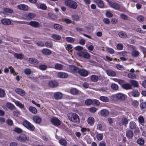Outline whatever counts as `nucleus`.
<instances>
[{
  "label": "nucleus",
  "instance_id": "nucleus-1",
  "mask_svg": "<svg viewBox=\"0 0 146 146\" xmlns=\"http://www.w3.org/2000/svg\"><path fill=\"white\" fill-rule=\"evenodd\" d=\"M68 117L70 120L74 123H78L80 122L78 116L76 113H69L68 114Z\"/></svg>",
  "mask_w": 146,
  "mask_h": 146
},
{
  "label": "nucleus",
  "instance_id": "nucleus-2",
  "mask_svg": "<svg viewBox=\"0 0 146 146\" xmlns=\"http://www.w3.org/2000/svg\"><path fill=\"white\" fill-rule=\"evenodd\" d=\"M65 4L69 8L73 9H76L78 5L76 2L72 0H66Z\"/></svg>",
  "mask_w": 146,
  "mask_h": 146
},
{
  "label": "nucleus",
  "instance_id": "nucleus-3",
  "mask_svg": "<svg viewBox=\"0 0 146 146\" xmlns=\"http://www.w3.org/2000/svg\"><path fill=\"white\" fill-rule=\"evenodd\" d=\"M23 124L25 127L31 131H33L35 130L34 126L26 120L24 121Z\"/></svg>",
  "mask_w": 146,
  "mask_h": 146
},
{
  "label": "nucleus",
  "instance_id": "nucleus-4",
  "mask_svg": "<svg viewBox=\"0 0 146 146\" xmlns=\"http://www.w3.org/2000/svg\"><path fill=\"white\" fill-rule=\"evenodd\" d=\"M77 54L79 56L86 59H89L90 57V55L87 52L85 51H82L78 52Z\"/></svg>",
  "mask_w": 146,
  "mask_h": 146
},
{
  "label": "nucleus",
  "instance_id": "nucleus-5",
  "mask_svg": "<svg viewBox=\"0 0 146 146\" xmlns=\"http://www.w3.org/2000/svg\"><path fill=\"white\" fill-rule=\"evenodd\" d=\"M17 139L19 141L24 143L29 140V138L25 134H22L18 137Z\"/></svg>",
  "mask_w": 146,
  "mask_h": 146
},
{
  "label": "nucleus",
  "instance_id": "nucleus-6",
  "mask_svg": "<svg viewBox=\"0 0 146 146\" xmlns=\"http://www.w3.org/2000/svg\"><path fill=\"white\" fill-rule=\"evenodd\" d=\"M108 3L110 6L112 8L117 10H119L120 8V5L115 2L109 1Z\"/></svg>",
  "mask_w": 146,
  "mask_h": 146
},
{
  "label": "nucleus",
  "instance_id": "nucleus-7",
  "mask_svg": "<svg viewBox=\"0 0 146 146\" xmlns=\"http://www.w3.org/2000/svg\"><path fill=\"white\" fill-rule=\"evenodd\" d=\"M52 123L54 125L58 127L61 124V121L58 118L56 117L52 118L51 120Z\"/></svg>",
  "mask_w": 146,
  "mask_h": 146
},
{
  "label": "nucleus",
  "instance_id": "nucleus-8",
  "mask_svg": "<svg viewBox=\"0 0 146 146\" xmlns=\"http://www.w3.org/2000/svg\"><path fill=\"white\" fill-rule=\"evenodd\" d=\"M68 69L69 71L72 73H78L79 69L77 67L74 66L69 65Z\"/></svg>",
  "mask_w": 146,
  "mask_h": 146
},
{
  "label": "nucleus",
  "instance_id": "nucleus-9",
  "mask_svg": "<svg viewBox=\"0 0 146 146\" xmlns=\"http://www.w3.org/2000/svg\"><path fill=\"white\" fill-rule=\"evenodd\" d=\"M115 96L117 99L121 101H123L125 99V95L121 93L116 94Z\"/></svg>",
  "mask_w": 146,
  "mask_h": 146
},
{
  "label": "nucleus",
  "instance_id": "nucleus-10",
  "mask_svg": "<svg viewBox=\"0 0 146 146\" xmlns=\"http://www.w3.org/2000/svg\"><path fill=\"white\" fill-rule=\"evenodd\" d=\"M79 74L82 76H86L88 75V71L84 69H79V71L78 72Z\"/></svg>",
  "mask_w": 146,
  "mask_h": 146
},
{
  "label": "nucleus",
  "instance_id": "nucleus-11",
  "mask_svg": "<svg viewBox=\"0 0 146 146\" xmlns=\"http://www.w3.org/2000/svg\"><path fill=\"white\" fill-rule=\"evenodd\" d=\"M33 119L34 122L37 124H39L42 121V119L37 115L34 116L33 117Z\"/></svg>",
  "mask_w": 146,
  "mask_h": 146
},
{
  "label": "nucleus",
  "instance_id": "nucleus-12",
  "mask_svg": "<svg viewBox=\"0 0 146 146\" xmlns=\"http://www.w3.org/2000/svg\"><path fill=\"white\" fill-rule=\"evenodd\" d=\"M17 8L20 10L26 11L28 9V7L24 4H21L17 6Z\"/></svg>",
  "mask_w": 146,
  "mask_h": 146
},
{
  "label": "nucleus",
  "instance_id": "nucleus-13",
  "mask_svg": "<svg viewBox=\"0 0 146 146\" xmlns=\"http://www.w3.org/2000/svg\"><path fill=\"white\" fill-rule=\"evenodd\" d=\"M126 137L129 139H131L133 136V133L132 131L127 130L126 131Z\"/></svg>",
  "mask_w": 146,
  "mask_h": 146
},
{
  "label": "nucleus",
  "instance_id": "nucleus-14",
  "mask_svg": "<svg viewBox=\"0 0 146 146\" xmlns=\"http://www.w3.org/2000/svg\"><path fill=\"white\" fill-rule=\"evenodd\" d=\"M1 22L3 24L5 25H10L11 23L10 20L6 18L2 19L1 20Z\"/></svg>",
  "mask_w": 146,
  "mask_h": 146
},
{
  "label": "nucleus",
  "instance_id": "nucleus-15",
  "mask_svg": "<svg viewBox=\"0 0 146 146\" xmlns=\"http://www.w3.org/2000/svg\"><path fill=\"white\" fill-rule=\"evenodd\" d=\"M15 91L17 94L22 96H23L25 94V91L19 88H17L16 89Z\"/></svg>",
  "mask_w": 146,
  "mask_h": 146
},
{
  "label": "nucleus",
  "instance_id": "nucleus-16",
  "mask_svg": "<svg viewBox=\"0 0 146 146\" xmlns=\"http://www.w3.org/2000/svg\"><path fill=\"white\" fill-rule=\"evenodd\" d=\"M54 96L55 99L59 100L62 98V94L61 92H56L54 93Z\"/></svg>",
  "mask_w": 146,
  "mask_h": 146
},
{
  "label": "nucleus",
  "instance_id": "nucleus-17",
  "mask_svg": "<svg viewBox=\"0 0 146 146\" xmlns=\"http://www.w3.org/2000/svg\"><path fill=\"white\" fill-rule=\"evenodd\" d=\"M49 86L51 88H54L57 87L58 84L55 81H50L48 83Z\"/></svg>",
  "mask_w": 146,
  "mask_h": 146
},
{
  "label": "nucleus",
  "instance_id": "nucleus-18",
  "mask_svg": "<svg viewBox=\"0 0 146 146\" xmlns=\"http://www.w3.org/2000/svg\"><path fill=\"white\" fill-rule=\"evenodd\" d=\"M123 88L126 90L131 89L132 88V86L129 83H124L121 87Z\"/></svg>",
  "mask_w": 146,
  "mask_h": 146
},
{
  "label": "nucleus",
  "instance_id": "nucleus-19",
  "mask_svg": "<svg viewBox=\"0 0 146 146\" xmlns=\"http://www.w3.org/2000/svg\"><path fill=\"white\" fill-rule=\"evenodd\" d=\"M79 92V91L78 90L74 88H72L70 90V93L74 95H78Z\"/></svg>",
  "mask_w": 146,
  "mask_h": 146
},
{
  "label": "nucleus",
  "instance_id": "nucleus-20",
  "mask_svg": "<svg viewBox=\"0 0 146 146\" xmlns=\"http://www.w3.org/2000/svg\"><path fill=\"white\" fill-rule=\"evenodd\" d=\"M29 25L35 28L38 27L40 25V24L38 22L35 21H31L30 22Z\"/></svg>",
  "mask_w": 146,
  "mask_h": 146
},
{
  "label": "nucleus",
  "instance_id": "nucleus-21",
  "mask_svg": "<svg viewBox=\"0 0 146 146\" xmlns=\"http://www.w3.org/2000/svg\"><path fill=\"white\" fill-rule=\"evenodd\" d=\"M58 76L61 78H66L67 77L68 74H67L63 72H59L58 73Z\"/></svg>",
  "mask_w": 146,
  "mask_h": 146
},
{
  "label": "nucleus",
  "instance_id": "nucleus-22",
  "mask_svg": "<svg viewBox=\"0 0 146 146\" xmlns=\"http://www.w3.org/2000/svg\"><path fill=\"white\" fill-rule=\"evenodd\" d=\"M6 106L9 109L11 110H13L15 108L14 106L10 102H7L6 103Z\"/></svg>",
  "mask_w": 146,
  "mask_h": 146
},
{
  "label": "nucleus",
  "instance_id": "nucleus-23",
  "mask_svg": "<svg viewBox=\"0 0 146 146\" xmlns=\"http://www.w3.org/2000/svg\"><path fill=\"white\" fill-rule=\"evenodd\" d=\"M106 72L109 76H114L116 75L115 72L112 70H108L106 71Z\"/></svg>",
  "mask_w": 146,
  "mask_h": 146
},
{
  "label": "nucleus",
  "instance_id": "nucleus-24",
  "mask_svg": "<svg viewBox=\"0 0 146 146\" xmlns=\"http://www.w3.org/2000/svg\"><path fill=\"white\" fill-rule=\"evenodd\" d=\"M42 52L44 54L49 55L51 54V51L48 49H44L42 50Z\"/></svg>",
  "mask_w": 146,
  "mask_h": 146
},
{
  "label": "nucleus",
  "instance_id": "nucleus-25",
  "mask_svg": "<svg viewBox=\"0 0 146 146\" xmlns=\"http://www.w3.org/2000/svg\"><path fill=\"white\" fill-rule=\"evenodd\" d=\"M35 15L33 13H29L26 16V19L27 20H30L32 19L35 17Z\"/></svg>",
  "mask_w": 146,
  "mask_h": 146
},
{
  "label": "nucleus",
  "instance_id": "nucleus-26",
  "mask_svg": "<svg viewBox=\"0 0 146 146\" xmlns=\"http://www.w3.org/2000/svg\"><path fill=\"white\" fill-rule=\"evenodd\" d=\"M137 127L136 123L135 122L131 121L129 123V127L131 129H135Z\"/></svg>",
  "mask_w": 146,
  "mask_h": 146
},
{
  "label": "nucleus",
  "instance_id": "nucleus-27",
  "mask_svg": "<svg viewBox=\"0 0 146 146\" xmlns=\"http://www.w3.org/2000/svg\"><path fill=\"white\" fill-rule=\"evenodd\" d=\"M14 57L17 59H22L24 57V55L21 53H15L14 54Z\"/></svg>",
  "mask_w": 146,
  "mask_h": 146
},
{
  "label": "nucleus",
  "instance_id": "nucleus-28",
  "mask_svg": "<svg viewBox=\"0 0 146 146\" xmlns=\"http://www.w3.org/2000/svg\"><path fill=\"white\" fill-rule=\"evenodd\" d=\"M54 28L60 31L63 28V27L61 25L55 24L54 25Z\"/></svg>",
  "mask_w": 146,
  "mask_h": 146
},
{
  "label": "nucleus",
  "instance_id": "nucleus-29",
  "mask_svg": "<svg viewBox=\"0 0 146 146\" xmlns=\"http://www.w3.org/2000/svg\"><path fill=\"white\" fill-rule=\"evenodd\" d=\"M29 111L32 113L36 114L37 112V110L36 108L33 106H30L29 108Z\"/></svg>",
  "mask_w": 146,
  "mask_h": 146
},
{
  "label": "nucleus",
  "instance_id": "nucleus-30",
  "mask_svg": "<svg viewBox=\"0 0 146 146\" xmlns=\"http://www.w3.org/2000/svg\"><path fill=\"white\" fill-rule=\"evenodd\" d=\"M137 143L140 146L143 145L144 143V141L143 139L141 137L139 138L137 140Z\"/></svg>",
  "mask_w": 146,
  "mask_h": 146
},
{
  "label": "nucleus",
  "instance_id": "nucleus-31",
  "mask_svg": "<svg viewBox=\"0 0 146 146\" xmlns=\"http://www.w3.org/2000/svg\"><path fill=\"white\" fill-rule=\"evenodd\" d=\"M96 2L98 6L100 8H102L104 6V4L102 1L100 0H96Z\"/></svg>",
  "mask_w": 146,
  "mask_h": 146
},
{
  "label": "nucleus",
  "instance_id": "nucleus-32",
  "mask_svg": "<svg viewBox=\"0 0 146 146\" xmlns=\"http://www.w3.org/2000/svg\"><path fill=\"white\" fill-rule=\"evenodd\" d=\"M29 61L30 63L33 64H37L38 63L37 60L35 58H30L29 59Z\"/></svg>",
  "mask_w": 146,
  "mask_h": 146
},
{
  "label": "nucleus",
  "instance_id": "nucleus-33",
  "mask_svg": "<svg viewBox=\"0 0 146 146\" xmlns=\"http://www.w3.org/2000/svg\"><path fill=\"white\" fill-rule=\"evenodd\" d=\"M59 143L61 145L63 146H66L67 144V141L65 139H61L59 141Z\"/></svg>",
  "mask_w": 146,
  "mask_h": 146
},
{
  "label": "nucleus",
  "instance_id": "nucleus-34",
  "mask_svg": "<svg viewBox=\"0 0 146 146\" xmlns=\"http://www.w3.org/2000/svg\"><path fill=\"white\" fill-rule=\"evenodd\" d=\"M129 82L131 85L135 87H137L138 86V84L137 82L135 80H130Z\"/></svg>",
  "mask_w": 146,
  "mask_h": 146
},
{
  "label": "nucleus",
  "instance_id": "nucleus-35",
  "mask_svg": "<svg viewBox=\"0 0 146 146\" xmlns=\"http://www.w3.org/2000/svg\"><path fill=\"white\" fill-rule=\"evenodd\" d=\"M3 11L6 13H9L10 14L12 13H13V10L11 9L7 8H3Z\"/></svg>",
  "mask_w": 146,
  "mask_h": 146
},
{
  "label": "nucleus",
  "instance_id": "nucleus-36",
  "mask_svg": "<svg viewBox=\"0 0 146 146\" xmlns=\"http://www.w3.org/2000/svg\"><path fill=\"white\" fill-rule=\"evenodd\" d=\"M118 35L121 38H125L127 37V34L125 32L121 31L119 33Z\"/></svg>",
  "mask_w": 146,
  "mask_h": 146
},
{
  "label": "nucleus",
  "instance_id": "nucleus-37",
  "mask_svg": "<svg viewBox=\"0 0 146 146\" xmlns=\"http://www.w3.org/2000/svg\"><path fill=\"white\" fill-rule=\"evenodd\" d=\"M95 122V120L94 118L92 117H89L88 119V123L90 125H93Z\"/></svg>",
  "mask_w": 146,
  "mask_h": 146
},
{
  "label": "nucleus",
  "instance_id": "nucleus-38",
  "mask_svg": "<svg viewBox=\"0 0 146 146\" xmlns=\"http://www.w3.org/2000/svg\"><path fill=\"white\" fill-rule=\"evenodd\" d=\"M138 120L139 123L142 125H143L145 123L144 119L142 116H140L138 117Z\"/></svg>",
  "mask_w": 146,
  "mask_h": 146
},
{
  "label": "nucleus",
  "instance_id": "nucleus-39",
  "mask_svg": "<svg viewBox=\"0 0 146 146\" xmlns=\"http://www.w3.org/2000/svg\"><path fill=\"white\" fill-rule=\"evenodd\" d=\"M132 96L134 97H138L139 95V93L137 90H133L131 92Z\"/></svg>",
  "mask_w": 146,
  "mask_h": 146
},
{
  "label": "nucleus",
  "instance_id": "nucleus-40",
  "mask_svg": "<svg viewBox=\"0 0 146 146\" xmlns=\"http://www.w3.org/2000/svg\"><path fill=\"white\" fill-rule=\"evenodd\" d=\"M111 87L113 90L115 91L117 90L119 88L118 86L115 83L111 84Z\"/></svg>",
  "mask_w": 146,
  "mask_h": 146
},
{
  "label": "nucleus",
  "instance_id": "nucleus-41",
  "mask_svg": "<svg viewBox=\"0 0 146 146\" xmlns=\"http://www.w3.org/2000/svg\"><path fill=\"white\" fill-rule=\"evenodd\" d=\"M100 99L104 102H108L109 101V99L107 97L105 96H101L100 97Z\"/></svg>",
  "mask_w": 146,
  "mask_h": 146
},
{
  "label": "nucleus",
  "instance_id": "nucleus-42",
  "mask_svg": "<svg viewBox=\"0 0 146 146\" xmlns=\"http://www.w3.org/2000/svg\"><path fill=\"white\" fill-rule=\"evenodd\" d=\"M98 79V77L96 75H92L91 77V80L93 82H96Z\"/></svg>",
  "mask_w": 146,
  "mask_h": 146
},
{
  "label": "nucleus",
  "instance_id": "nucleus-43",
  "mask_svg": "<svg viewBox=\"0 0 146 146\" xmlns=\"http://www.w3.org/2000/svg\"><path fill=\"white\" fill-rule=\"evenodd\" d=\"M121 122L123 125L126 126L128 123V120L126 117H123L121 119Z\"/></svg>",
  "mask_w": 146,
  "mask_h": 146
},
{
  "label": "nucleus",
  "instance_id": "nucleus-44",
  "mask_svg": "<svg viewBox=\"0 0 146 146\" xmlns=\"http://www.w3.org/2000/svg\"><path fill=\"white\" fill-rule=\"evenodd\" d=\"M109 114L108 111L106 110H102L101 111V115L103 116H106Z\"/></svg>",
  "mask_w": 146,
  "mask_h": 146
},
{
  "label": "nucleus",
  "instance_id": "nucleus-45",
  "mask_svg": "<svg viewBox=\"0 0 146 146\" xmlns=\"http://www.w3.org/2000/svg\"><path fill=\"white\" fill-rule=\"evenodd\" d=\"M63 67V66L62 65L57 63L55 65L54 68L57 70H61L62 69Z\"/></svg>",
  "mask_w": 146,
  "mask_h": 146
},
{
  "label": "nucleus",
  "instance_id": "nucleus-46",
  "mask_svg": "<svg viewBox=\"0 0 146 146\" xmlns=\"http://www.w3.org/2000/svg\"><path fill=\"white\" fill-rule=\"evenodd\" d=\"M139 53L138 51L134 50L131 52V55L133 57H136L139 56Z\"/></svg>",
  "mask_w": 146,
  "mask_h": 146
},
{
  "label": "nucleus",
  "instance_id": "nucleus-47",
  "mask_svg": "<svg viewBox=\"0 0 146 146\" xmlns=\"http://www.w3.org/2000/svg\"><path fill=\"white\" fill-rule=\"evenodd\" d=\"M52 37L56 40H59L61 38L60 36L56 34H53L52 36Z\"/></svg>",
  "mask_w": 146,
  "mask_h": 146
},
{
  "label": "nucleus",
  "instance_id": "nucleus-48",
  "mask_svg": "<svg viewBox=\"0 0 146 146\" xmlns=\"http://www.w3.org/2000/svg\"><path fill=\"white\" fill-rule=\"evenodd\" d=\"M66 41L70 42H73L75 41V39L71 37H66Z\"/></svg>",
  "mask_w": 146,
  "mask_h": 146
},
{
  "label": "nucleus",
  "instance_id": "nucleus-49",
  "mask_svg": "<svg viewBox=\"0 0 146 146\" xmlns=\"http://www.w3.org/2000/svg\"><path fill=\"white\" fill-rule=\"evenodd\" d=\"M5 94V90L0 88V97H4Z\"/></svg>",
  "mask_w": 146,
  "mask_h": 146
},
{
  "label": "nucleus",
  "instance_id": "nucleus-50",
  "mask_svg": "<svg viewBox=\"0 0 146 146\" xmlns=\"http://www.w3.org/2000/svg\"><path fill=\"white\" fill-rule=\"evenodd\" d=\"M85 104L88 106L92 104V100L90 99L86 100L85 101Z\"/></svg>",
  "mask_w": 146,
  "mask_h": 146
},
{
  "label": "nucleus",
  "instance_id": "nucleus-51",
  "mask_svg": "<svg viewBox=\"0 0 146 146\" xmlns=\"http://www.w3.org/2000/svg\"><path fill=\"white\" fill-rule=\"evenodd\" d=\"M102 124L100 122L98 123L96 125V128L97 129L100 130H102Z\"/></svg>",
  "mask_w": 146,
  "mask_h": 146
},
{
  "label": "nucleus",
  "instance_id": "nucleus-52",
  "mask_svg": "<svg viewBox=\"0 0 146 146\" xmlns=\"http://www.w3.org/2000/svg\"><path fill=\"white\" fill-rule=\"evenodd\" d=\"M15 104L17 106L21 108H23L24 107V105L18 101H16L15 102Z\"/></svg>",
  "mask_w": 146,
  "mask_h": 146
},
{
  "label": "nucleus",
  "instance_id": "nucleus-53",
  "mask_svg": "<svg viewBox=\"0 0 146 146\" xmlns=\"http://www.w3.org/2000/svg\"><path fill=\"white\" fill-rule=\"evenodd\" d=\"M97 139L99 141L101 140L103 138V135L101 133H99L96 135Z\"/></svg>",
  "mask_w": 146,
  "mask_h": 146
},
{
  "label": "nucleus",
  "instance_id": "nucleus-54",
  "mask_svg": "<svg viewBox=\"0 0 146 146\" xmlns=\"http://www.w3.org/2000/svg\"><path fill=\"white\" fill-rule=\"evenodd\" d=\"M106 15V17L109 18H111L113 16V14L110 11H107Z\"/></svg>",
  "mask_w": 146,
  "mask_h": 146
},
{
  "label": "nucleus",
  "instance_id": "nucleus-55",
  "mask_svg": "<svg viewBox=\"0 0 146 146\" xmlns=\"http://www.w3.org/2000/svg\"><path fill=\"white\" fill-rule=\"evenodd\" d=\"M14 131L19 133H21L23 132V130L22 129L18 127L15 128Z\"/></svg>",
  "mask_w": 146,
  "mask_h": 146
},
{
  "label": "nucleus",
  "instance_id": "nucleus-56",
  "mask_svg": "<svg viewBox=\"0 0 146 146\" xmlns=\"http://www.w3.org/2000/svg\"><path fill=\"white\" fill-rule=\"evenodd\" d=\"M120 17L124 20H127L128 19V17L126 15L122 14L120 15Z\"/></svg>",
  "mask_w": 146,
  "mask_h": 146
},
{
  "label": "nucleus",
  "instance_id": "nucleus-57",
  "mask_svg": "<svg viewBox=\"0 0 146 146\" xmlns=\"http://www.w3.org/2000/svg\"><path fill=\"white\" fill-rule=\"evenodd\" d=\"M47 68V66L45 65H41L39 66V68L42 70H45Z\"/></svg>",
  "mask_w": 146,
  "mask_h": 146
},
{
  "label": "nucleus",
  "instance_id": "nucleus-58",
  "mask_svg": "<svg viewBox=\"0 0 146 146\" xmlns=\"http://www.w3.org/2000/svg\"><path fill=\"white\" fill-rule=\"evenodd\" d=\"M103 21L106 24H109L110 23V20L107 18H104Z\"/></svg>",
  "mask_w": 146,
  "mask_h": 146
},
{
  "label": "nucleus",
  "instance_id": "nucleus-59",
  "mask_svg": "<svg viewBox=\"0 0 146 146\" xmlns=\"http://www.w3.org/2000/svg\"><path fill=\"white\" fill-rule=\"evenodd\" d=\"M74 49L76 51H81L83 50L82 47L80 46H77L74 48Z\"/></svg>",
  "mask_w": 146,
  "mask_h": 146
},
{
  "label": "nucleus",
  "instance_id": "nucleus-60",
  "mask_svg": "<svg viewBox=\"0 0 146 146\" xmlns=\"http://www.w3.org/2000/svg\"><path fill=\"white\" fill-rule=\"evenodd\" d=\"M39 7L43 10H46L47 8V7L46 5L44 4H40V6Z\"/></svg>",
  "mask_w": 146,
  "mask_h": 146
},
{
  "label": "nucleus",
  "instance_id": "nucleus-61",
  "mask_svg": "<svg viewBox=\"0 0 146 146\" xmlns=\"http://www.w3.org/2000/svg\"><path fill=\"white\" fill-rule=\"evenodd\" d=\"M137 19L139 21L142 22L144 20V18L143 16L140 15L138 17Z\"/></svg>",
  "mask_w": 146,
  "mask_h": 146
},
{
  "label": "nucleus",
  "instance_id": "nucleus-62",
  "mask_svg": "<svg viewBox=\"0 0 146 146\" xmlns=\"http://www.w3.org/2000/svg\"><path fill=\"white\" fill-rule=\"evenodd\" d=\"M107 50L108 52L111 54H113L114 52V50L113 49L109 48H107Z\"/></svg>",
  "mask_w": 146,
  "mask_h": 146
},
{
  "label": "nucleus",
  "instance_id": "nucleus-63",
  "mask_svg": "<svg viewBox=\"0 0 146 146\" xmlns=\"http://www.w3.org/2000/svg\"><path fill=\"white\" fill-rule=\"evenodd\" d=\"M92 104L97 106H99L100 104V102L98 100H94L92 101Z\"/></svg>",
  "mask_w": 146,
  "mask_h": 146
},
{
  "label": "nucleus",
  "instance_id": "nucleus-64",
  "mask_svg": "<svg viewBox=\"0 0 146 146\" xmlns=\"http://www.w3.org/2000/svg\"><path fill=\"white\" fill-rule=\"evenodd\" d=\"M24 72L26 74L29 75L31 74V72L30 69H27L25 70Z\"/></svg>",
  "mask_w": 146,
  "mask_h": 146
}]
</instances>
